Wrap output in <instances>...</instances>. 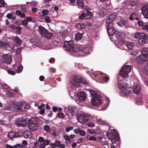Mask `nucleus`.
Wrapping results in <instances>:
<instances>
[{"mask_svg": "<svg viewBox=\"0 0 148 148\" xmlns=\"http://www.w3.org/2000/svg\"><path fill=\"white\" fill-rule=\"evenodd\" d=\"M63 47L70 54L78 56L88 54L93 50V47L91 45H87L82 47L80 45H75L73 40L65 41Z\"/></svg>", "mask_w": 148, "mask_h": 148, "instance_id": "1", "label": "nucleus"}, {"mask_svg": "<svg viewBox=\"0 0 148 148\" xmlns=\"http://www.w3.org/2000/svg\"><path fill=\"white\" fill-rule=\"evenodd\" d=\"M79 134L80 135L83 136L85 135L86 132L84 130H80Z\"/></svg>", "mask_w": 148, "mask_h": 148, "instance_id": "46", "label": "nucleus"}, {"mask_svg": "<svg viewBox=\"0 0 148 148\" xmlns=\"http://www.w3.org/2000/svg\"><path fill=\"white\" fill-rule=\"evenodd\" d=\"M116 17V15L115 13L110 14L106 20V25L113 24L112 22L115 20Z\"/></svg>", "mask_w": 148, "mask_h": 148, "instance_id": "15", "label": "nucleus"}, {"mask_svg": "<svg viewBox=\"0 0 148 148\" xmlns=\"http://www.w3.org/2000/svg\"><path fill=\"white\" fill-rule=\"evenodd\" d=\"M25 119H27V121L28 122V127L30 130H34L37 129V123L34 118L32 117L29 119L28 118Z\"/></svg>", "mask_w": 148, "mask_h": 148, "instance_id": "8", "label": "nucleus"}, {"mask_svg": "<svg viewBox=\"0 0 148 148\" xmlns=\"http://www.w3.org/2000/svg\"><path fill=\"white\" fill-rule=\"evenodd\" d=\"M92 97L90 100V103L93 106H98L100 105L102 101L101 99V97L97 94L96 92L94 90H89Z\"/></svg>", "mask_w": 148, "mask_h": 148, "instance_id": "3", "label": "nucleus"}, {"mask_svg": "<svg viewBox=\"0 0 148 148\" xmlns=\"http://www.w3.org/2000/svg\"><path fill=\"white\" fill-rule=\"evenodd\" d=\"M76 95L78 97L79 99L81 101L83 100L86 98V94L83 92H78Z\"/></svg>", "mask_w": 148, "mask_h": 148, "instance_id": "24", "label": "nucleus"}, {"mask_svg": "<svg viewBox=\"0 0 148 148\" xmlns=\"http://www.w3.org/2000/svg\"><path fill=\"white\" fill-rule=\"evenodd\" d=\"M31 5L33 6H36L38 5V3L37 1H33L31 3Z\"/></svg>", "mask_w": 148, "mask_h": 148, "instance_id": "55", "label": "nucleus"}, {"mask_svg": "<svg viewBox=\"0 0 148 148\" xmlns=\"http://www.w3.org/2000/svg\"><path fill=\"white\" fill-rule=\"evenodd\" d=\"M138 24L140 27H143L144 25V22L141 21H138Z\"/></svg>", "mask_w": 148, "mask_h": 148, "instance_id": "53", "label": "nucleus"}, {"mask_svg": "<svg viewBox=\"0 0 148 148\" xmlns=\"http://www.w3.org/2000/svg\"><path fill=\"white\" fill-rule=\"evenodd\" d=\"M138 13L135 12H133L130 15L129 19L130 20H133L134 19L135 20L138 21L139 18L137 17Z\"/></svg>", "mask_w": 148, "mask_h": 148, "instance_id": "25", "label": "nucleus"}, {"mask_svg": "<svg viewBox=\"0 0 148 148\" xmlns=\"http://www.w3.org/2000/svg\"><path fill=\"white\" fill-rule=\"evenodd\" d=\"M5 146L7 148H17L16 147L15 145H14V146H12L10 145L7 144Z\"/></svg>", "mask_w": 148, "mask_h": 148, "instance_id": "59", "label": "nucleus"}, {"mask_svg": "<svg viewBox=\"0 0 148 148\" xmlns=\"http://www.w3.org/2000/svg\"><path fill=\"white\" fill-rule=\"evenodd\" d=\"M134 45L135 44L134 42L125 41L122 45V49H125V48L127 47L128 49L131 50L133 49Z\"/></svg>", "mask_w": 148, "mask_h": 148, "instance_id": "19", "label": "nucleus"}, {"mask_svg": "<svg viewBox=\"0 0 148 148\" xmlns=\"http://www.w3.org/2000/svg\"><path fill=\"white\" fill-rule=\"evenodd\" d=\"M73 129V127L72 126H70L67 127L66 129V131L68 132L70 130H72Z\"/></svg>", "mask_w": 148, "mask_h": 148, "instance_id": "57", "label": "nucleus"}, {"mask_svg": "<svg viewBox=\"0 0 148 148\" xmlns=\"http://www.w3.org/2000/svg\"><path fill=\"white\" fill-rule=\"evenodd\" d=\"M5 5V2L3 0H0V7H4Z\"/></svg>", "mask_w": 148, "mask_h": 148, "instance_id": "54", "label": "nucleus"}, {"mask_svg": "<svg viewBox=\"0 0 148 148\" xmlns=\"http://www.w3.org/2000/svg\"><path fill=\"white\" fill-rule=\"evenodd\" d=\"M144 33L139 32H136L134 35V37L135 38H137L140 37L142 35V34H144Z\"/></svg>", "mask_w": 148, "mask_h": 148, "instance_id": "36", "label": "nucleus"}, {"mask_svg": "<svg viewBox=\"0 0 148 148\" xmlns=\"http://www.w3.org/2000/svg\"><path fill=\"white\" fill-rule=\"evenodd\" d=\"M131 65H124L119 72V74L123 77H127L131 70Z\"/></svg>", "mask_w": 148, "mask_h": 148, "instance_id": "6", "label": "nucleus"}, {"mask_svg": "<svg viewBox=\"0 0 148 148\" xmlns=\"http://www.w3.org/2000/svg\"><path fill=\"white\" fill-rule=\"evenodd\" d=\"M118 86L120 89L123 90L127 88L128 85L127 83H122L121 84L119 83Z\"/></svg>", "mask_w": 148, "mask_h": 148, "instance_id": "29", "label": "nucleus"}, {"mask_svg": "<svg viewBox=\"0 0 148 148\" xmlns=\"http://www.w3.org/2000/svg\"><path fill=\"white\" fill-rule=\"evenodd\" d=\"M141 53L142 54L148 55V48H145L143 49L141 51Z\"/></svg>", "mask_w": 148, "mask_h": 148, "instance_id": "37", "label": "nucleus"}, {"mask_svg": "<svg viewBox=\"0 0 148 148\" xmlns=\"http://www.w3.org/2000/svg\"><path fill=\"white\" fill-rule=\"evenodd\" d=\"M77 3L78 5L80 6L81 7H83L84 6V4L83 3L79 0H77Z\"/></svg>", "mask_w": 148, "mask_h": 148, "instance_id": "47", "label": "nucleus"}, {"mask_svg": "<svg viewBox=\"0 0 148 148\" xmlns=\"http://www.w3.org/2000/svg\"><path fill=\"white\" fill-rule=\"evenodd\" d=\"M6 94L9 97H12L14 96V94L9 90H6L5 91Z\"/></svg>", "mask_w": 148, "mask_h": 148, "instance_id": "38", "label": "nucleus"}, {"mask_svg": "<svg viewBox=\"0 0 148 148\" xmlns=\"http://www.w3.org/2000/svg\"><path fill=\"white\" fill-rule=\"evenodd\" d=\"M16 147L18 148V147L20 148L24 147L21 144H18L15 145Z\"/></svg>", "mask_w": 148, "mask_h": 148, "instance_id": "64", "label": "nucleus"}, {"mask_svg": "<svg viewBox=\"0 0 148 148\" xmlns=\"http://www.w3.org/2000/svg\"><path fill=\"white\" fill-rule=\"evenodd\" d=\"M64 139L66 141H68L69 143H71V141L69 137L67 135H65L64 136Z\"/></svg>", "mask_w": 148, "mask_h": 148, "instance_id": "43", "label": "nucleus"}, {"mask_svg": "<svg viewBox=\"0 0 148 148\" xmlns=\"http://www.w3.org/2000/svg\"><path fill=\"white\" fill-rule=\"evenodd\" d=\"M45 139L44 138L40 136L38 138V141L40 143H43Z\"/></svg>", "mask_w": 148, "mask_h": 148, "instance_id": "49", "label": "nucleus"}, {"mask_svg": "<svg viewBox=\"0 0 148 148\" xmlns=\"http://www.w3.org/2000/svg\"><path fill=\"white\" fill-rule=\"evenodd\" d=\"M21 103H20V102L16 103L13 104L8 106L5 110L14 111H17L21 110Z\"/></svg>", "mask_w": 148, "mask_h": 148, "instance_id": "9", "label": "nucleus"}, {"mask_svg": "<svg viewBox=\"0 0 148 148\" xmlns=\"http://www.w3.org/2000/svg\"><path fill=\"white\" fill-rule=\"evenodd\" d=\"M141 90V86L140 85L137 84L133 88V93H132V95L131 98H133L135 96H137L139 94Z\"/></svg>", "mask_w": 148, "mask_h": 148, "instance_id": "16", "label": "nucleus"}, {"mask_svg": "<svg viewBox=\"0 0 148 148\" xmlns=\"http://www.w3.org/2000/svg\"><path fill=\"white\" fill-rule=\"evenodd\" d=\"M130 92L129 90L124 89L123 90L120 92V94L122 96H126L128 95Z\"/></svg>", "mask_w": 148, "mask_h": 148, "instance_id": "31", "label": "nucleus"}, {"mask_svg": "<svg viewBox=\"0 0 148 148\" xmlns=\"http://www.w3.org/2000/svg\"><path fill=\"white\" fill-rule=\"evenodd\" d=\"M89 116L86 114H79L77 116V119L79 123L81 124H84L89 120Z\"/></svg>", "mask_w": 148, "mask_h": 148, "instance_id": "7", "label": "nucleus"}, {"mask_svg": "<svg viewBox=\"0 0 148 148\" xmlns=\"http://www.w3.org/2000/svg\"><path fill=\"white\" fill-rule=\"evenodd\" d=\"M84 12L85 13L86 19H91L92 18L93 15L91 12L89 11H87Z\"/></svg>", "mask_w": 148, "mask_h": 148, "instance_id": "28", "label": "nucleus"}, {"mask_svg": "<svg viewBox=\"0 0 148 148\" xmlns=\"http://www.w3.org/2000/svg\"><path fill=\"white\" fill-rule=\"evenodd\" d=\"M7 72L8 74L12 75H14L15 74V72L12 70H8Z\"/></svg>", "mask_w": 148, "mask_h": 148, "instance_id": "61", "label": "nucleus"}, {"mask_svg": "<svg viewBox=\"0 0 148 148\" xmlns=\"http://www.w3.org/2000/svg\"><path fill=\"white\" fill-rule=\"evenodd\" d=\"M106 26L107 30L109 37L112 40H113L112 38L113 37V35H115L114 34L116 32V30L114 27L113 24L106 25Z\"/></svg>", "mask_w": 148, "mask_h": 148, "instance_id": "10", "label": "nucleus"}, {"mask_svg": "<svg viewBox=\"0 0 148 148\" xmlns=\"http://www.w3.org/2000/svg\"><path fill=\"white\" fill-rule=\"evenodd\" d=\"M38 30L40 35L43 37L50 39L52 37V33L41 25L39 26Z\"/></svg>", "mask_w": 148, "mask_h": 148, "instance_id": "4", "label": "nucleus"}, {"mask_svg": "<svg viewBox=\"0 0 148 148\" xmlns=\"http://www.w3.org/2000/svg\"><path fill=\"white\" fill-rule=\"evenodd\" d=\"M6 17L9 19H12L13 17L11 13H8Z\"/></svg>", "mask_w": 148, "mask_h": 148, "instance_id": "60", "label": "nucleus"}, {"mask_svg": "<svg viewBox=\"0 0 148 148\" xmlns=\"http://www.w3.org/2000/svg\"><path fill=\"white\" fill-rule=\"evenodd\" d=\"M101 73L100 72H96L95 74L96 77V78L97 79H103L104 81L106 83L108 82L109 80V78L108 77H102L101 75Z\"/></svg>", "mask_w": 148, "mask_h": 148, "instance_id": "22", "label": "nucleus"}, {"mask_svg": "<svg viewBox=\"0 0 148 148\" xmlns=\"http://www.w3.org/2000/svg\"><path fill=\"white\" fill-rule=\"evenodd\" d=\"M20 103L21 104V110L23 111H25L26 110L29 109V105L27 104V103L25 102H21Z\"/></svg>", "mask_w": 148, "mask_h": 148, "instance_id": "26", "label": "nucleus"}, {"mask_svg": "<svg viewBox=\"0 0 148 148\" xmlns=\"http://www.w3.org/2000/svg\"><path fill=\"white\" fill-rule=\"evenodd\" d=\"M22 23L25 26H27L28 24V21L26 19L22 21Z\"/></svg>", "mask_w": 148, "mask_h": 148, "instance_id": "52", "label": "nucleus"}, {"mask_svg": "<svg viewBox=\"0 0 148 148\" xmlns=\"http://www.w3.org/2000/svg\"><path fill=\"white\" fill-rule=\"evenodd\" d=\"M109 102L108 101L107 103H106L105 104L103 105L104 108L103 110H105L108 107Z\"/></svg>", "mask_w": 148, "mask_h": 148, "instance_id": "56", "label": "nucleus"}, {"mask_svg": "<svg viewBox=\"0 0 148 148\" xmlns=\"http://www.w3.org/2000/svg\"><path fill=\"white\" fill-rule=\"evenodd\" d=\"M14 41L17 46H20V44L22 43L21 40L18 37H15Z\"/></svg>", "mask_w": 148, "mask_h": 148, "instance_id": "33", "label": "nucleus"}, {"mask_svg": "<svg viewBox=\"0 0 148 148\" xmlns=\"http://www.w3.org/2000/svg\"><path fill=\"white\" fill-rule=\"evenodd\" d=\"M142 29H143L146 30L148 32V25H144L142 27Z\"/></svg>", "mask_w": 148, "mask_h": 148, "instance_id": "63", "label": "nucleus"}, {"mask_svg": "<svg viewBox=\"0 0 148 148\" xmlns=\"http://www.w3.org/2000/svg\"><path fill=\"white\" fill-rule=\"evenodd\" d=\"M55 145L56 147H60V145L61 142L60 141L56 140L55 142Z\"/></svg>", "mask_w": 148, "mask_h": 148, "instance_id": "48", "label": "nucleus"}, {"mask_svg": "<svg viewBox=\"0 0 148 148\" xmlns=\"http://www.w3.org/2000/svg\"><path fill=\"white\" fill-rule=\"evenodd\" d=\"M58 117L62 119H64L65 117L64 114L62 113H58Z\"/></svg>", "mask_w": 148, "mask_h": 148, "instance_id": "45", "label": "nucleus"}, {"mask_svg": "<svg viewBox=\"0 0 148 148\" xmlns=\"http://www.w3.org/2000/svg\"><path fill=\"white\" fill-rule=\"evenodd\" d=\"M43 128L46 132H49L50 129V126L47 125L44 126Z\"/></svg>", "mask_w": 148, "mask_h": 148, "instance_id": "41", "label": "nucleus"}, {"mask_svg": "<svg viewBox=\"0 0 148 148\" xmlns=\"http://www.w3.org/2000/svg\"><path fill=\"white\" fill-rule=\"evenodd\" d=\"M2 60L5 63L10 64L12 60V58L10 53L3 54L2 56Z\"/></svg>", "mask_w": 148, "mask_h": 148, "instance_id": "14", "label": "nucleus"}, {"mask_svg": "<svg viewBox=\"0 0 148 148\" xmlns=\"http://www.w3.org/2000/svg\"><path fill=\"white\" fill-rule=\"evenodd\" d=\"M27 119H23L22 118H18L14 121V123L18 126L24 127L27 126V123L26 122Z\"/></svg>", "mask_w": 148, "mask_h": 148, "instance_id": "12", "label": "nucleus"}, {"mask_svg": "<svg viewBox=\"0 0 148 148\" xmlns=\"http://www.w3.org/2000/svg\"><path fill=\"white\" fill-rule=\"evenodd\" d=\"M17 69L16 71V72L17 73H21L23 70V67L22 65H18L17 66Z\"/></svg>", "mask_w": 148, "mask_h": 148, "instance_id": "35", "label": "nucleus"}, {"mask_svg": "<svg viewBox=\"0 0 148 148\" xmlns=\"http://www.w3.org/2000/svg\"><path fill=\"white\" fill-rule=\"evenodd\" d=\"M142 35L139 39L138 42L139 44L142 45H143L148 39V35L145 33L142 34Z\"/></svg>", "mask_w": 148, "mask_h": 148, "instance_id": "20", "label": "nucleus"}, {"mask_svg": "<svg viewBox=\"0 0 148 148\" xmlns=\"http://www.w3.org/2000/svg\"><path fill=\"white\" fill-rule=\"evenodd\" d=\"M136 103L138 105H141L143 104V102L140 99H136Z\"/></svg>", "mask_w": 148, "mask_h": 148, "instance_id": "42", "label": "nucleus"}, {"mask_svg": "<svg viewBox=\"0 0 148 148\" xmlns=\"http://www.w3.org/2000/svg\"><path fill=\"white\" fill-rule=\"evenodd\" d=\"M49 13L48 10L46 9L43 10H42V12H41L42 14L41 16H44L47 15Z\"/></svg>", "mask_w": 148, "mask_h": 148, "instance_id": "39", "label": "nucleus"}, {"mask_svg": "<svg viewBox=\"0 0 148 148\" xmlns=\"http://www.w3.org/2000/svg\"><path fill=\"white\" fill-rule=\"evenodd\" d=\"M107 135L108 137L111 140L112 143L113 142L112 140V139H113L118 140L119 139V135L118 132L115 129L113 130V131L111 132L110 133L109 132H107Z\"/></svg>", "mask_w": 148, "mask_h": 148, "instance_id": "11", "label": "nucleus"}, {"mask_svg": "<svg viewBox=\"0 0 148 148\" xmlns=\"http://www.w3.org/2000/svg\"><path fill=\"white\" fill-rule=\"evenodd\" d=\"M88 82L83 78H79L77 77H73L71 80V83L69 84L68 91L71 96V93L73 92L74 95H75L76 91L80 89L79 87L83 84H88Z\"/></svg>", "mask_w": 148, "mask_h": 148, "instance_id": "2", "label": "nucleus"}, {"mask_svg": "<svg viewBox=\"0 0 148 148\" xmlns=\"http://www.w3.org/2000/svg\"><path fill=\"white\" fill-rule=\"evenodd\" d=\"M19 132H16L14 131H11L8 133V136L9 138L12 139L13 138L18 137L19 135Z\"/></svg>", "mask_w": 148, "mask_h": 148, "instance_id": "23", "label": "nucleus"}, {"mask_svg": "<svg viewBox=\"0 0 148 148\" xmlns=\"http://www.w3.org/2000/svg\"><path fill=\"white\" fill-rule=\"evenodd\" d=\"M45 21L47 23H50L51 22V20L48 16H46L45 18Z\"/></svg>", "mask_w": 148, "mask_h": 148, "instance_id": "50", "label": "nucleus"}, {"mask_svg": "<svg viewBox=\"0 0 148 148\" xmlns=\"http://www.w3.org/2000/svg\"><path fill=\"white\" fill-rule=\"evenodd\" d=\"M21 50L20 48H17L16 50L15 54L16 55L19 54L21 52Z\"/></svg>", "mask_w": 148, "mask_h": 148, "instance_id": "62", "label": "nucleus"}, {"mask_svg": "<svg viewBox=\"0 0 148 148\" xmlns=\"http://www.w3.org/2000/svg\"><path fill=\"white\" fill-rule=\"evenodd\" d=\"M50 141L49 140L47 139H45L44 140V141L43 142V143L45 145H49L50 143Z\"/></svg>", "mask_w": 148, "mask_h": 148, "instance_id": "51", "label": "nucleus"}, {"mask_svg": "<svg viewBox=\"0 0 148 148\" xmlns=\"http://www.w3.org/2000/svg\"><path fill=\"white\" fill-rule=\"evenodd\" d=\"M68 109L71 115L73 116H77L78 112V109L74 106H69Z\"/></svg>", "mask_w": 148, "mask_h": 148, "instance_id": "18", "label": "nucleus"}, {"mask_svg": "<svg viewBox=\"0 0 148 148\" xmlns=\"http://www.w3.org/2000/svg\"><path fill=\"white\" fill-rule=\"evenodd\" d=\"M76 27L79 29H82L84 28L85 25L83 23H79L76 24L75 25Z\"/></svg>", "mask_w": 148, "mask_h": 148, "instance_id": "34", "label": "nucleus"}, {"mask_svg": "<svg viewBox=\"0 0 148 148\" xmlns=\"http://www.w3.org/2000/svg\"><path fill=\"white\" fill-rule=\"evenodd\" d=\"M0 47L5 48H8L10 47V45L7 42H3L0 41Z\"/></svg>", "mask_w": 148, "mask_h": 148, "instance_id": "30", "label": "nucleus"}, {"mask_svg": "<svg viewBox=\"0 0 148 148\" xmlns=\"http://www.w3.org/2000/svg\"><path fill=\"white\" fill-rule=\"evenodd\" d=\"M97 138L94 136H91L89 138V140L96 141L97 140Z\"/></svg>", "mask_w": 148, "mask_h": 148, "instance_id": "58", "label": "nucleus"}, {"mask_svg": "<svg viewBox=\"0 0 148 148\" xmlns=\"http://www.w3.org/2000/svg\"><path fill=\"white\" fill-rule=\"evenodd\" d=\"M23 135L24 137L26 138L30 139L32 137V134L31 132L29 131H25L23 132Z\"/></svg>", "mask_w": 148, "mask_h": 148, "instance_id": "27", "label": "nucleus"}, {"mask_svg": "<svg viewBox=\"0 0 148 148\" xmlns=\"http://www.w3.org/2000/svg\"><path fill=\"white\" fill-rule=\"evenodd\" d=\"M114 38L115 40V45L120 49H122V45L125 41L123 36L120 33H116L115 35H113L112 39H114Z\"/></svg>", "mask_w": 148, "mask_h": 148, "instance_id": "5", "label": "nucleus"}, {"mask_svg": "<svg viewBox=\"0 0 148 148\" xmlns=\"http://www.w3.org/2000/svg\"><path fill=\"white\" fill-rule=\"evenodd\" d=\"M82 33H80L79 32H77V33L75 34V40L76 41H77L81 39L82 38Z\"/></svg>", "mask_w": 148, "mask_h": 148, "instance_id": "32", "label": "nucleus"}, {"mask_svg": "<svg viewBox=\"0 0 148 148\" xmlns=\"http://www.w3.org/2000/svg\"><path fill=\"white\" fill-rule=\"evenodd\" d=\"M128 19L125 18L121 19L120 21L117 22L116 23L120 27L127 28L129 27L130 25V24L128 22Z\"/></svg>", "mask_w": 148, "mask_h": 148, "instance_id": "13", "label": "nucleus"}, {"mask_svg": "<svg viewBox=\"0 0 148 148\" xmlns=\"http://www.w3.org/2000/svg\"><path fill=\"white\" fill-rule=\"evenodd\" d=\"M142 13L145 18L148 19V4L144 5L141 9Z\"/></svg>", "mask_w": 148, "mask_h": 148, "instance_id": "21", "label": "nucleus"}, {"mask_svg": "<svg viewBox=\"0 0 148 148\" xmlns=\"http://www.w3.org/2000/svg\"><path fill=\"white\" fill-rule=\"evenodd\" d=\"M148 55L142 54L141 55L138 56L135 58L136 62L139 63L143 62V61H146L147 60Z\"/></svg>", "mask_w": 148, "mask_h": 148, "instance_id": "17", "label": "nucleus"}, {"mask_svg": "<svg viewBox=\"0 0 148 148\" xmlns=\"http://www.w3.org/2000/svg\"><path fill=\"white\" fill-rule=\"evenodd\" d=\"M85 13L84 12H83L79 16V18L80 19H83L84 18L86 19L85 17Z\"/></svg>", "mask_w": 148, "mask_h": 148, "instance_id": "44", "label": "nucleus"}, {"mask_svg": "<svg viewBox=\"0 0 148 148\" xmlns=\"http://www.w3.org/2000/svg\"><path fill=\"white\" fill-rule=\"evenodd\" d=\"M138 3L137 0H132L131 2L130 3V5L131 6H135Z\"/></svg>", "mask_w": 148, "mask_h": 148, "instance_id": "40", "label": "nucleus"}]
</instances>
